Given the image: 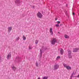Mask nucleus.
Segmentation results:
<instances>
[{"label":"nucleus","mask_w":79,"mask_h":79,"mask_svg":"<svg viewBox=\"0 0 79 79\" xmlns=\"http://www.w3.org/2000/svg\"><path fill=\"white\" fill-rule=\"evenodd\" d=\"M57 42V40L56 38H53L51 40V44L52 45H55V43H56Z\"/></svg>","instance_id":"nucleus-1"},{"label":"nucleus","mask_w":79,"mask_h":79,"mask_svg":"<svg viewBox=\"0 0 79 79\" xmlns=\"http://www.w3.org/2000/svg\"><path fill=\"white\" fill-rule=\"evenodd\" d=\"M60 65L57 64H56L54 65V70H55V69H58V68H59V66Z\"/></svg>","instance_id":"nucleus-2"},{"label":"nucleus","mask_w":79,"mask_h":79,"mask_svg":"<svg viewBox=\"0 0 79 79\" xmlns=\"http://www.w3.org/2000/svg\"><path fill=\"white\" fill-rule=\"evenodd\" d=\"M37 16L39 18H42V17L43 16V15H42V14L40 12H39L37 14Z\"/></svg>","instance_id":"nucleus-3"},{"label":"nucleus","mask_w":79,"mask_h":79,"mask_svg":"<svg viewBox=\"0 0 79 79\" xmlns=\"http://www.w3.org/2000/svg\"><path fill=\"white\" fill-rule=\"evenodd\" d=\"M49 32L51 34V35H53V29H52V28H50Z\"/></svg>","instance_id":"nucleus-4"},{"label":"nucleus","mask_w":79,"mask_h":79,"mask_svg":"<svg viewBox=\"0 0 79 79\" xmlns=\"http://www.w3.org/2000/svg\"><path fill=\"white\" fill-rule=\"evenodd\" d=\"M78 50H79V48H75L73 49V52H77Z\"/></svg>","instance_id":"nucleus-5"},{"label":"nucleus","mask_w":79,"mask_h":79,"mask_svg":"<svg viewBox=\"0 0 79 79\" xmlns=\"http://www.w3.org/2000/svg\"><path fill=\"white\" fill-rule=\"evenodd\" d=\"M12 30V27H8V32H10Z\"/></svg>","instance_id":"nucleus-6"},{"label":"nucleus","mask_w":79,"mask_h":79,"mask_svg":"<svg viewBox=\"0 0 79 79\" xmlns=\"http://www.w3.org/2000/svg\"><path fill=\"white\" fill-rule=\"evenodd\" d=\"M17 3L18 6H19V5H21L22 4V1H19Z\"/></svg>","instance_id":"nucleus-7"},{"label":"nucleus","mask_w":79,"mask_h":79,"mask_svg":"<svg viewBox=\"0 0 79 79\" xmlns=\"http://www.w3.org/2000/svg\"><path fill=\"white\" fill-rule=\"evenodd\" d=\"M42 56V50L40 49V57L41 58Z\"/></svg>","instance_id":"nucleus-8"},{"label":"nucleus","mask_w":79,"mask_h":79,"mask_svg":"<svg viewBox=\"0 0 79 79\" xmlns=\"http://www.w3.org/2000/svg\"><path fill=\"white\" fill-rule=\"evenodd\" d=\"M11 58V54L10 53L7 56V60H9Z\"/></svg>","instance_id":"nucleus-9"},{"label":"nucleus","mask_w":79,"mask_h":79,"mask_svg":"<svg viewBox=\"0 0 79 79\" xmlns=\"http://www.w3.org/2000/svg\"><path fill=\"white\" fill-rule=\"evenodd\" d=\"M60 53L61 55H63V53H64V51L63 49H61L60 50Z\"/></svg>","instance_id":"nucleus-10"},{"label":"nucleus","mask_w":79,"mask_h":79,"mask_svg":"<svg viewBox=\"0 0 79 79\" xmlns=\"http://www.w3.org/2000/svg\"><path fill=\"white\" fill-rule=\"evenodd\" d=\"M48 77L44 76L42 77V79H48Z\"/></svg>","instance_id":"nucleus-11"},{"label":"nucleus","mask_w":79,"mask_h":79,"mask_svg":"<svg viewBox=\"0 0 79 79\" xmlns=\"http://www.w3.org/2000/svg\"><path fill=\"white\" fill-rule=\"evenodd\" d=\"M66 68L67 69H71V67L69 65H68Z\"/></svg>","instance_id":"nucleus-12"},{"label":"nucleus","mask_w":79,"mask_h":79,"mask_svg":"<svg viewBox=\"0 0 79 79\" xmlns=\"http://www.w3.org/2000/svg\"><path fill=\"white\" fill-rule=\"evenodd\" d=\"M64 37H65V39H68L69 37V36L66 35H64Z\"/></svg>","instance_id":"nucleus-13"},{"label":"nucleus","mask_w":79,"mask_h":79,"mask_svg":"<svg viewBox=\"0 0 79 79\" xmlns=\"http://www.w3.org/2000/svg\"><path fill=\"white\" fill-rule=\"evenodd\" d=\"M67 51L68 52L69 55H71V51L68 50Z\"/></svg>","instance_id":"nucleus-14"},{"label":"nucleus","mask_w":79,"mask_h":79,"mask_svg":"<svg viewBox=\"0 0 79 79\" xmlns=\"http://www.w3.org/2000/svg\"><path fill=\"white\" fill-rule=\"evenodd\" d=\"M68 57L69 58H72V55L71 54L68 55Z\"/></svg>","instance_id":"nucleus-15"},{"label":"nucleus","mask_w":79,"mask_h":79,"mask_svg":"<svg viewBox=\"0 0 79 79\" xmlns=\"http://www.w3.org/2000/svg\"><path fill=\"white\" fill-rule=\"evenodd\" d=\"M12 68L13 70H14V71H15L16 70V68L14 66H12Z\"/></svg>","instance_id":"nucleus-16"},{"label":"nucleus","mask_w":79,"mask_h":79,"mask_svg":"<svg viewBox=\"0 0 79 79\" xmlns=\"http://www.w3.org/2000/svg\"><path fill=\"white\" fill-rule=\"evenodd\" d=\"M23 39L24 40H25L26 39V37L24 36V35H23Z\"/></svg>","instance_id":"nucleus-17"},{"label":"nucleus","mask_w":79,"mask_h":79,"mask_svg":"<svg viewBox=\"0 0 79 79\" xmlns=\"http://www.w3.org/2000/svg\"><path fill=\"white\" fill-rule=\"evenodd\" d=\"M63 66H64V68H67L68 66L66 64H63Z\"/></svg>","instance_id":"nucleus-18"},{"label":"nucleus","mask_w":79,"mask_h":79,"mask_svg":"<svg viewBox=\"0 0 79 79\" xmlns=\"http://www.w3.org/2000/svg\"><path fill=\"white\" fill-rule=\"evenodd\" d=\"M60 58V56H58L56 58V60H58Z\"/></svg>","instance_id":"nucleus-19"},{"label":"nucleus","mask_w":79,"mask_h":79,"mask_svg":"<svg viewBox=\"0 0 79 79\" xmlns=\"http://www.w3.org/2000/svg\"><path fill=\"white\" fill-rule=\"evenodd\" d=\"M19 1V0H15V3H17Z\"/></svg>","instance_id":"nucleus-20"},{"label":"nucleus","mask_w":79,"mask_h":79,"mask_svg":"<svg viewBox=\"0 0 79 79\" xmlns=\"http://www.w3.org/2000/svg\"><path fill=\"white\" fill-rule=\"evenodd\" d=\"M39 65V62H36V66H38Z\"/></svg>","instance_id":"nucleus-21"},{"label":"nucleus","mask_w":79,"mask_h":79,"mask_svg":"<svg viewBox=\"0 0 79 79\" xmlns=\"http://www.w3.org/2000/svg\"><path fill=\"white\" fill-rule=\"evenodd\" d=\"M19 37H17V38L16 39V40H19Z\"/></svg>","instance_id":"nucleus-22"},{"label":"nucleus","mask_w":79,"mask_h":79,"mask_svg":"<svg viewBox=\"0 0 79 79\" xmlns=\"http://www.w3.org/2000/svg\"><path fill=\"white\" fill-rule=\"evenodd\" d=\"M35 44H38V40H36L35 42Z\"/></svg>","instance_id":"nucleus-23"},{"label":"nucleus","mask_w":79,"mask_h":79,"mask_svg":"<svg viewBox=\"0 0 79 79\" xmlns=\"http://www.w3.org/2000/svg\"><path fill=\"white\" fill-rule=\"evenodd\" d=\"M55 26L56 27H59V26H60V25H59V24H56L55 25Z\"/></svg>","instance_id":"nucleus-24"},{"label":"nucleus","mask_w":79,"mask_h":79,"mask_svg":"<svg viewBox=\"0 0 79 79\" xmlns=\"http://www.w3.org/2000/svg\"><path fill=\"white\" fill-rule=\"evenodd\" d=\"M57 24H60V21H58L56 22Z\"/></svg>","instance_id":"nucleus-25"},{"label":"nucleus","mask_w":79,"mask_h":79,"mask_svg":"<svg viewBox=\"0 0 79 79\" xmlns=\"http://www.w3.org/2000/svg\"><path fill=\"white\" fill-rule=\"evenodd\" d=\"M32 46H30L29 47V49H32Z\"/></svg>","instance_id":"nucleus-26"},{"label":"nucleus","mask_w":79,"mask_h":79,"mask_svg":"<svg viewBox=\"0 0 79 79\" xmlns=\"http://www.w3.org/2000/svg\"><path fill=\"white\" fill-rule=\"evenodd\" d=\"M77 77H78V78H79V73L78 76H77Z\"/></svg>","instance_id":"nucleus-27"},{"label":"nucleus","mask_w":79,"mask_h":79,"mask_svg":"<svg viewBox=\"0 0 79 79\" xmlns=\"http://www.w3.org/2000/svg\"><path fill=\"white\" fill-rule=\"evenodd\" d=\"M73 74H72V76H71V77H73Z\"/></svg>","instance_id":"nucleus-28"},{"label":"nucleus","mask_w":79,"mask_h":79,"mask_svg":"<svg viewBox=\"0 0 79 79\" xmlns=\"http://www.w3.org/2000/svg\"><path fill=\"white\" fill-rule=\"evenodd\" d=\"M21 61V60L19 59V61Z\"/></svg>","instance_id":"nucleus-29"},{"label":"nucleus","mask_w":79,"mask_h":79,"mask_svg":"<svg viewBox=\"0 0 79 79\" xmlns=\"http://www.w3.org/2000/svg\"><path fill=\"white\" fill-rule=\"evenodd\" d=\"M37 79H40V77H39L37 78Z\"/></svg>","instance_id":"nucleus-30"},{"label":"nucleus","mask_w":79,"mask_h":79,"mask_svg":"<svg viewBox=\"0 0 79 79\" xmlns=\"http://www.w3.org/2000/svg\"><path fill=\"white\" fill-rule=\"evenodd\" d=\"M75 15V14L74 13H73V15Z\"/></svg>","instance_id":"nucleus-31"},{"label":"nucleus","mask_w":79,"mask_h":79,"mask_svg":"<svg viewBox=\"0 0 79 79\" xmlns=\"http://www.w3.org/2000/svg\"><path fill=\"white\" fill-rule=\"evenodd\" d=\"M55 20L56 21V20H57V19H55Z\"/></svg>","instance_id":"nucleus-32"},{"label":"nucleus","mask_w":79,"mask_h":79,"mask_svg":"<svg viewBox=\"0 0 79 79\" xmlns=\"http://www.w3.org/2000/svg\"><path fill=\"white\" fill-rule=\"evenodd\" d=\"M58 33H59V34H60V32H58Z\"/></svg>","instance_id":"nucleus-33"},{"label":"nucleus","mask_w":79,"mask_h":79,"mask_svg":"<svg viewBox=\"0 0 79 79\" xmlns=\"http://www.w3.org/2000/svg\"><path fill=\"white\" fill-rule=\"evenodd\" d=\"M0 59H1V57H0Z\"/></svg>","instance_id":"nucleus-34"}]
</instances>
